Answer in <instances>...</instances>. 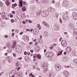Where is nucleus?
Returning a JSON list of instances; mask_svg holds the SVG:
<instances>
[{
	"label": "nucleus",
	"instance_id": "1",
	"mask_svg": "<svg viewBox=\"0 0 77 77\" xmlns=\"http://www.w3.org/2000/svg\"><path fill=\"white\" fill-rule=\"evenodd\" d=\"M41 16H42L43 17H46V16L48 15V14H49V13L48 12V10H45L42 11L41 12Z\"/></svg>",
	"mask_w": 77,
	"mask_h": 77
},
{
	"label": "nucleus",
	"instance_id": "2",
	"mask_svg": "<svg viewBox=\"0 0 77 77\" xmlns=\"http://www.w3.org/2000/svg\"><path fill=\"white\" fill-rule=\"evenodd\" d=\"M63 18L64 20L66 21V20H68V18H69V16H68V14H65L63 16Z\"/></svg>",
	"mask_w": 77,
	"mask_h": 77
},
{
	"label": "nucleus",
	"instance_id": "3",
	"mask_svg": "<svg viewBox=\"0 0 77 77\" xmlns=\"http://www.w3.org/2000/svg\"><path fill=\"white\" fill-rule=\"evenodd\" d=\"M46 56L47 57H48L50 58V57H52L53 56V53L52 52H48L46 53Z\"/></svg>",
	"mask_w": 77,
	"mask_h": 77
},
{
	"label": "nucleus",
	"instance_id": "4",
	"mask_svg": "<svg viewBox=\"0 0 77 77\" xmlns=\"http://www.w3.org/2000/svg\"><path fill=\"white\" fill-rule=\"evenodd\" d=\"M61 44L63 47H66L67 45V42L65 40L62 41Z\"/></svg>",
	"mask_w": 77,
	"mask_h": 77
},
{
	"label": "nucleus",
	"instance_id": "5",
	"mask_svg": "<svg viewBox=\"0 0 77 77\" xmlns=\"http://www.w3.org/2000/svg\"><path fill=\"white\" fill-rule=\"evenodd\" d=\"M23 38L25 42H28V41H29V38H28L26 35L23 36Z\"/></svg>",
	"mask_w": 77,
	"mask_h": 77
},
{
	"label": "nucleus",
	"instance_id": "6",
	"mask_svg": "<svg viewBox=\"0 0 77 77\" xmlns=\"http://www.w3.org/2000/svg\"><path fill=\"white\" fill-rule=\"evenodd\" d=\"M60 68H61L60 66L59 65H55V69L57 71L60 69Z\"/></svg>",
	"mask_w": 77,
	"mask_h": 77
},
{
	"label": "nucleus",
	"instance_id": "7",
	"mask_svg": "<svg viewBox=\"0 0 77 77\" xmlns=\"http://www.w3.org/2000/svg\"><path fill=\"white\" fill-rule=\"evenodd\" d=\"M72 17L74 20H77V15L75 13H73Z\"/></svg>",
	"mask_w": 77,
	"mask_h": 77
},
{
	"label": "nucleus",
	"instance_id": "8",
	"mask_svg": "<svg viewBox=\"0 0 77 77\" xmlns=\"http://www.w3.org/2000/svg\"><path fill=\"white\" fill-rule=\"evenodd\" d=\"M63 74L65 77H68V76H69V73L67 71H66L65 72H64Z\"/></svg>",
	"mask_w": 77,
	"mask_h": 77
},
{
	"label": "nucleus",
	"instance_id": "9",
	"mask_svg": "<svg viewBox=\"0 0 77 77\" xmlns=\"http://www.w3.org/2000/svg\"><path fill=\"white\" fill-rule=\"evenodd\" d=\"M54 29L56 31L57 30H58V29H59V28L58 27V26H57V25L56 24H55L54 25Z\"/></svg>",
	"mask_w": 77,
	"mask_h": 77
},
{
	"label": "nucleus",
	"instance_id": "10",
	"mask_svg": "<svg viewBox=\"0 0 77 77\" xmlns=\"http://www.w3.org/2000/svg\"><path fill=\"white\" fill-rule=\"evenodd\" d=\"M47 64L46 63H44L43 64V66H42V68L43 69H45L46 68H47Z\"/></svg>",
	"mask_w": 77,
	"mask_h": 77
},
{
	"label": "nucleus",
	"instance_id": "11",
	"mask_svg": "<svg viewBox=\"0 0 77 77\" xmlns=\"http://www.w3.org/2000/svg\"><path fill=\"white\" fill-rule=\"evenodd\" d=\"M20 5H19L20 8H21L23 6V0H20L19 1Z\"/></svg>",
	"mask_w": 77,
	"mask_h": 77
},
{
	"label": "nucleus",
	"instance_id": "12",
	"mask_svg": "<svg viewBox=\"0 0 77 77\" xmlns=\"http://www.w3.org/2000/svg\"><path fill=\"white\" fill-rule=\"evenodd\" d=\"M7 47L8 48H9L11 47V43L10 42H8L6 45Z\"/></svg>",
	"mask_w": 77,
	"mask_h": 77
},
{
	"label": "nucleus",
	"instance_id": "13",
	"mask_svg": "<svg viewBox=\"0 0 77 77\" xmlns=\"http://www.w3.org/2000/svg\"><path fill=\"white\" fill-rule=\"evenodd\" d=\"M33 33L34 35H38V33L37 32V30L34 29L33 30Z\"/></svg>",
	"mask_w": 77,
	"mask_h": 77
},
{
	"label": "nucleus",
	"instance_id": "14",
	"mask_svg": "<svg viewBox=\"0 0 77 77\" xmlns=\"http://www.w3.org/2000/svg\"><path fill=\"white\" fill-rule=\"evenodd\" d=\"M43 35L45 36H48V33L47 31H45L43 33Z\"/></svg>",
	"mask_w": 77,
	"mask_h": 77
},
{
	"label": "nucleus",
	"instance_id": "15",
	"mask_svg": "<svg viewBox=\"0 0 77 77\" xmlns=\"http://www.w3.org/2000/svg\"><path fill=\"white\" fill-rule=\"evenodd\" d=\"M35 51L36 52H39V47L37 46L35 48Z\"/></svg>",
	"mask_w": 77,
	"mask_h": 77
},
{
	"label": "nucleus",
	"instance_id": "16",
	"mask_svg": "<svg viewBox=\"0 0 77 77\" xmlns=\"http://www.w3.org/2000/svg\"><path fill=\"white\" fill-rule=\"evenodd\" d=\"M42 1L43 3H47L48 2V0H42Z\"/></svg>",
	"mask_w": 77,
	"mask_h": 77
},
{
	"label": "nucleus",
	"instance_id": "17",
	"mask_svg": "<svg viewBox=\"0 0 77 77\" xmlns=\"http://www.w3.org/2000/svg\"><path fill=\"white\" fill-rule=\"evenodd\" d=\"M40 14H41V11L39 10L37 11L36 12V15L38 16L40 15Z\"/></svg>",
	"mask_w": 77,
	"mask_h": 77
},
{
	"label": "nucleus",
	"instance_id": "18",
	"mask_svg": "<svg viewBox=\"0 0 77 77\" xmlns=\"http://www.w3.org/2000/svg\"><path fill=\"white\" fill-rule=\"evenodd\" d=\"M15 49L16 50V51H17L18 52V50H19L18 49H20V47L18 46H15Z\"/></svg>",
	"mask_w": 77,
	"mask_h": 77
},
{
	"label": "nucleus",
	"instance_id": "19",
	"mask_svg": "<svg viewBox=\"0 0 77 77\" xmlns=\"http://www.w3.org/2000/svg\"><path fill=\"white\" fill-rule=\"evenodd\" d=\"M17 45V43L15 42L14 43L13 45L11 46L12 48H14V47H15V46Z\"/></svg>",
	"mask_w": 77,
	"mask_h": 77
},
{
	"label": "nucleus",
	"instance_id": "20",
	"mask_svg": "<svg viewBox=\"0 0 77 77\" xmlns=\"http://www.w3.org/2000/svg\"><path fill=\"white\" fill-rule=\"evenodd\" d=\"M9 75L10 77H14V75L12 73V72H10Z\"/></svg>",
	"mask_w": 77,
	"mask_h": 77
},
{
	"label": "nucleus",
	"instance_id": "21",
	"mask_svg": "<svg viewBox=\"0 0 77 77\" xmlns=\"http://www.w3.org/2000/svg\"><path fill=\"white\" fill-rule=\"evenodd\" d=\"M18 50H18V51H16V52H17V53H21L22 52V50L20 49H19Z\"/></svg>",
	"mask_w": 77,
	"mask_h": 77
},
{
	"label": "nucleus",
	"instance_id": "22",
	"mask_svg": "<svg viewBox=\"0 0 77 77\" xmlns=\"http://www.w3.org/2000/svg\"><path fill=\"white\" fill-rule=\"evenodd\" d=\"M2 17H5L6 15H5V12H3L2 13Z\"/></svg>",
	"mask_w": 77,
	"mask_h": 77
},
{
	"label": "nucleus",
	"instance_id": "23",
	"mask_svg": "<svg viewBox=\"0 0 77 77\" xmlns=\"http://www.w3.org/2000/svg\"><path fill=\"white\" fill-rule=\"evenodd\" d=\"M22 11L24 12L26 11V7L25 6H23L22 7Z\"/></svg>",
	"mask_w": 77,
	"mask_h": 77
},
{
	"label": "nucleus",
	"instance_id": "24",
	"mask_svg": "<svg viewBox=\"0 0 77 77\" xmlns=\"http://www.w3.org/2000/svg\"><path fill=\"white\" fill-rule=\"evenodd\" d=\"M7 60H8V61H9V62H10V61H11V57H7Z\"/></svg>",
	"mask_w": 77,
	"mask_h": 77
},
{
	"label": "nucleus",
	"instance_id": "25",
	"mask_svg": "<svg viewBox=\"0 0 77 77\" xmlns=\"http://www.w3.org/2000/svg\"><path fill=\"white\" fill-rule=\"evenodd\" d=\"M37 57L38 59H41V56L39 54H38L37 56Z\"/></svg>",
	"mask_w": 77,
	"mask_h": 77
},
{
	"label": "nucleus",
	"instance_id": "26",
	"mask_svg": "<svg viewBox=\"0 0 77 77\" xmlns=\"http://www.w3.org/2000/svg\"><path fill=\"white\" fill-rule=\"evenodd\" d=\"M6 4L7 6H8L10 4L9 1L8 0L6 2Z\"/></svg>",
	"mask_w": 77,
	"mask_h": 77
},
{
	"label": "nucleus",
	"instance_id": "27",
	"mask_svg": "<svg viewBox=\"0 0 77 77\" xmlns=\"http://www.w3.org/2000/svg\"><path fill=\"white\" fill-rule=\"evenodd\" d=\"M11 72L12 73V74L14 75H15L16 74V72H15V71L14 70L13 71H12Z\"/></svg>",
	"mask_w": 77,
	"mask_h": 77
},
{
	"label": "nucleus",
	"instance_id": "28",
	"mask_svg": "<svg viewBox=\"0 0 77 77\" xmlns=\"http://www.w3.org/2000/svg\"><path fill=\"white\" fill-rule=\"evenodd\" d=\"M37 27H38L39 30H41V26H40V24H38L37 25Z\"/></svg>",
	"mask_w": 77,
	"mask_h": 77
},
{
	"label": "nucleus",
	"instance_id": "29",
	"mask_svg": "<svg viewBox=\"0 0 77 77\" xmlns=\"http://www.w3.org/2000/svg\"><path fill=\"white\" fill-rule=\"evenodd\" d=\"M16 65H17V66H19L20 65V63L19 61H18L16 63Z\"/></svg>",
	"mask_w": 77,
	"mask_h": 77
},
{
	"label": "nucleus",
	"instance_id": "30",
	"mask_svg": "<svg viewBox=\"0 0 77 77\" xmlns=\"http://www.w3.org/2000/svg\"><path fill=\"white\" fill-rule=\"evenodd\" d=\"M66 1L65 0H63V4L65 5H66Z\"/></svg>",
	"mask_w": 77,
	"mask_h": 77
},
{
	"label": "nucleus",
	"instance_id": "31",
	"mask_svg": "<svg viewBox=\"0 0 77 77\" xmlns=\"http://www.w3.org/2000/svg\"><path fill=\"white\" fill-rule=\"evenodd\" d=\"M74 33L75 34V35L77 34V29H76V30H75V29L74 30Z\"/></svg>",
	"mask_w": 77,
	"mask_h": 77
},
{
	"label": "nucleus",
	"instance_id": "32",
	"mask_svg": "<svg viewBox=\"0 0 77 77\" xmlns=\"http://www.w3.org/2000/svg\"><path fill=\"white\" fill-rule=\"evenodd\" d=\"M42 23L45 25V26L46 25H47V22L45 21H43L42 22Z\"/></svg>",
	"mask_w": 77,
	"mask_h": 77
},
{
	"label": "nucleus",
	"instance_id": "33",
	"mask_svg": "<svg viewBox=\"0 0 77 77\" xmlns=\"http://www.w3.org/2000/svg\"><path fill=\"white\" fill-rule=\"evenodd\" d=\"M39 42L40 44H42V43H43V41L42 40H41V39H39Z\"/></svg>",
	"mask_w": 77,
	"mask_h": 77
},
{
	"label": "nucleus",
	"instance_id": "34",
	"mask_svg": "<svg viewBox=\"0 0 77 77\" xmlns=\"http://www.w3.org/2000/svg\"><path fill=\"white\" fill-rule=\"evenodd\" d=\"M63 51H60L57 54V56H59V55H61V54H62Z\"/></svg>",
	"mask_w": 77,
	"mask_h": 77
},
{
	"label": "nucleus",
	"instance_id": "35",
	"mask_svg": "<svg viewBox=\"0 0 77 77\" xmlns=\"http://www.w3.org/2000/svg\"><path fill=\"white\" fill-rule=\"evenodd\" d=\"M12 51V50L11 49H8L7 50V52L9 53H11Z\"/></svg>",
	"mask_w": 77,
	"mask_h": 77
},
{
	"label": "nucleus",
	"instance_id": "36",
	"mask_svg": "<svg viewBox=\"0 0 77 77\" xmlns=\"http://www.w3.org/2000/svg\"><path fill=\"white\" fill-rule=\"evenodd\" d=\"M29 76H32V77H35V76H34V75H33V74H32V73H31V74L29 75Z\"/></svg>",
	"mask_w": 77,
	"mask_h": 77
},
{
	"label": "nucleus",
	"instance_id": "37",
	"mask_svg": "<svg viewBox=\"0 0 77 77\" xmlns=\"http://www.w3.org/2000/svg\"><path fill=\"white\" fill-rule=\"evenodd\" d=\"M45 26L46 27H47V28H49V27H50V26L47 24V23Z\"/></svg>",
	"mask_w": 77,
	"mask_h": 77
},
{
	"label": "nucleus",
	"instance_id": "38",
	"mask_svg": "<svg viewBox=\"0 0 77 77\" xmlns=\"http://www.w3.org/2000/svg\"><path fill=\"white\" fill-rule=\"evenodd\" d=\"M0 6L1 7L3 6V3L2 2H0Z\"/></svg>",
	"mask_w": 77,
	"mask_h": 77
},
{
	"label": "nucleus",
	"instance_id": "39",
	"mask_svg": "<svg viewBox=\"0 0 77 77\" xmlns=\"http://www.w3.org/2000/svg\"><path fill=\"white\" fill-rule=\"evenodd\" d=\"M60 23H61V24L62 23V20L61 18H60Z\"/></svg>",
	"mask_w": 77,
	"mask_h": 77
},
{
	"label": "nucleus",
	"instance_id": "40",
	"mask_svg": "<svg viewBox=\"0 0 77 77\" xmlns=\"http://www.w3.org/2000/svg\"><path fill=\"white\" fill-rule=\"evenodd\" d=\"M74 62H76V63H77V59H75L74 60Z\"/></svg>",
	"mask_w": 77,
	"mask_h": 77
},
{
	"label": "nucleus",
	"instance_id": "41",
	"mask_svg": "<svg viewBox=\"0 0 77 77\" xmlns=\"http://www.w3.org/2000/svg\"><path fill=\"white\" fill-rule=\"evenodd\" d=\"M27 49H30V46H27Z\"/></svg>",
	"mask_w": 77,
	"mask_h": 77
},
{
	"label": "nucleus",
	"instance_id": "42",
	"mask_svg": "<svg viewBox=\"0 0 77 77\" xmlns=\"http://www.w3.org/2000/svg\"><path fill=\"white\" fill-rule=\"evenodd\" d=\"M50 11L51 12H53V9H52V8H51L50 9Z\"/></svg>",
	"mask_w": 77,
	"mask_h": 77
},
{
	"label": "nucleus",
	"instance_id": "43",
	"mask_svg": "<svg viewBox=\"0 0 77 77\" xmlns=\"http://www.w3.org/2000/svg\"><path fill=\"white\" fill-rule=\"evenodd\" d=\"M30 51L31 53H33V49H31L30 50Z\"/></svg>",
	"mask_w": 77,
	"mask_h": 77
},
{
	"label": "nucleus",
	"instance_id": "44",
	"mask_svg": "<svg viewBox=\"0 0 77 77\" xmlns=\"http://www.w3.org/2000/svg\"><path fill=\"white\" fill-rule=\"evenodd\" d=\"M11 23H14V20L13 19H12L11 20Z\"/></svg>",
	"mask_w": 77,
	"mask_h": 77
},
{
	"label": "nucleus",
	"instance_id": "45",
	"mask_svg": "<svg viewBox=\"0 0 77 77\" xmlns=\"http://www.w3.org/2000/svg\"><path fill=\"white\" fill-rule=\"evenodd\" d=\"M20 68H21V67H19L18 68H17V71H19V69H20Z\"/></svg>",
	"mask_w": 77,
	"mask_h": 77
},
{
	"label": "nucleus",
	"instance_id": "46",
	"mask_svg": "<svg viewBox=\"0 0 77 77\" xmlns=\"http://www.w3.org/2000/svg\"><path fill=\"white\" fill-rule=\"evenodd\" d=\"M14 34H15V33H14V32L12 33V34H11L12 36L13 37V36H14Z\"/></svg>",
	"mask_w": 77,
	"mask_h": 77
},
{
	"label": "nucleus",
	"instance_id": "47",
	"mask_svg": "<svg viewBox=\"0 0 77 77\" xmlns=\"http://www.w3.org/2000/svg\"><path fill=\"white\" fill-rule=\"evenodd\" d=\"M65 67L66 68H69V66H65Z\"/></svg>",
	"mask_w": 77,
	"mask_h": 77
},
{
	"label": "nucleus",
	"instance_id": "48",
	"mask_svg": "<svg viewBox=\"0 0 77 77\" xmlns=\"http://www.w3.org/2000/svg\"><path fill=\"white\" fill-rule=\"evenodd\" d=\"M49 74L51 75H53V72H51L49 73Z\"/></svg>",
	"mask_w": 77,
	"mask_h": 77
},
{
	"label": "nucleus",
	"instance_id": "49",
	"mask_svg": "<svg viewBox=\"0 0 77 77\" xmlns=\"http://www.w3.org/2000/svg\"><path fill=\"white\" fill-rule=\"evenodd\" d=\"M13 55L14 56V57H15L16 56V54L15 53L13 54Z\"/></svg>",
	"mask_w": 77,
	"mask_h": 77
},
{
	"label": "nucleus",
	"instance_id": "50",
	"mask_svg": "<svg viewBox=\"0 0 77 77\" xmlns=\"http://www.w3.org/2000/svg\"><path fill=\"white\" fill-rule=\"evenodd\" d=\"M12 8H15V5H14V4H12Z\"/></svg>",
	"mask_w": 77,
	"mask_h": 77
},
{
	"label": "nucleus",
	"instance_id": "51",
	"mask_svg": "<svg viewBox=\"0 0 77 77\" xmlns=\"http://www.w3.org/2000/svg\"><path fill=\"white\" fill-rule=\"evenodd\" d=\"M39 42H37L35 43V45H38V44Z\"/></svg>",
	"mask_w": 77,
	"mask_h": 77
},
{
	"label": "nucleus",
	"instance_id": "52",
	"mask_svg": "<svg viewBox=\"0 0 77 77\" xmlns=\"http://www.w3.org/2000/svg\"><path fill=\"white\" fill-rule=\"evenodd\" d=\"M69 50H70V51H69V52H70L71 51V48H69Z\"/></svg>",
	"mask_w": 77,
	"mask_h": 77
},
{
	"label": "nucleus",
	"instance_id": "53",
	"mask_svg": "<svg viewBox=\"0 0 77 77\" xmlns=\"http://www.w3.org/2000/svg\"><path fill=\"white\" fill-rule=\"evenodd\" d=\"M26 31H28V32H29V31H30V30L29 29H26Z\"/></svg>",
	"mask_w": 77,
	"mask_h": 77
},
{
	"label": "nucleus",
	"instance_id": "54",
	"mask_svg": "<svg viewBox=\"0 0 77 77\" xmlns=\"http://www.w3.org/2000/svg\"><path fill=\"white\" fill-rule=\"evenodd\" d=\"M27 54V52H26V51H25L24 53V54H25V55H26Z\"/></svg>",
	"mask_w": 77,
	"mask_h": 77
},
{
	"label": "nucleus",
	"instance_id": "55",
	"mask_svg": "<svg viewBox=\"0 0 77 77\" xmlns=\"http://www.w3.org/2000/svg\"><path fill=\"white\" fill-rule=\"evenodd\" d=\"M62 38L61 37L59 39L60 41H62Z\"/></svg>",
	"mask_w": 77,
	"mask_h": 77
},
{
	"label": "nucleus",
	"instance_id": "56",
	"mask_svg": "<svg viewBox=\"0 0 77 77\" xmlns=\"http://www.w3.org/2000/svg\"><path fill=\"white\" fill-rule=\"evenodd\" d=\"M53 75H50V74H49V76L50 77H51V76H53Z\"/></svg>",
	"mask_w": 77,
	"mask_h": 77
},
{
	"label": "nucleus",
	"instance_id": "57",
	"mask_svg": "<svg viewBox=\"0 0 77 77\" xmlns=\"http://www.w3.org/2000/svg\"><path fill=\"white\" fill-rule=\"evenodd\" d=\"M13 5H14L15 6H17V4L15 3H14V4Z\"/></svg>",
	"mask_w": 77,
	"mask_h": 77
},
{
	"label": "nucleus",
	"instance_id": "58",
	"mask_svg": "<svg viewBox=\"0 0 77 77\" xmlns=\"http://www.w3.org/2000/svg\"><path fill=\"white\" fill-rule=\"evenodd\" d=\"M56 17L57 18H58V17H59V15L58 14H56Z\"/></svg>",
	"mask_w": 77,
	"mask_h": 77
},
{
	"label": "nucleus",
	"instance_id": "59",
	"mask_svg": "<svg viewBox=\"0 0 77 77\" xmlns=\"http://www.w3.org/2000/svg\"><path fill=\"white\" fill-rule=\"evenodd\" d=\"M4 72H2L1 73H0V76H1V75H2V74H3L4 73Z\"/></svg>",
	"mask_w": 77,
	"mask_h": 77
},
{
	"label": "nucleus",
	"instance_id": "60",
	"mask_svg": "<svg viewBox=\"0 0 77 77\" xmlns=\"http://www.w3.org/2000/svg\"><path fill=\"white\" fill-rule=\"evenodd\" d=\"M13 15L11 14L10 15V17L11 18H12V17H13Z\"/></svg>",
	"mask_w": 77,
	"mask_h": 77
},
{
	"label": "nucleus",
	"instance_id": "61",
	"mask_svg": "<svg viewBox=\"0 0 77 77\" xmlns=\"http://www.w3.org/2000/svg\"><path fill=\"white\" fill-rule=\"evenodd\" d=\"M30 53L29 52H27V54L28 55V56L30 55Z\"/></svg>",
	"mask_w": 77,
	"mask_h": 77
},
{
	"label": "nucleus",
	"instance_id": "62",
	"mask_svg": "<svg viewBox=\"0 0 77 77\" xmlns=\"http://www.w3.org/2000/svg\"><path fill=\"white\" fill-rule=\"evenodd\" d=\"M5 38H8V35H5Z\"/></svg>",
	"mask_w": 77,
	"mask_h": 77
},
{
	"label": "nucleus",
	"instance_id": "63",
	"mask_svg": "<svg viewBox=\"0 0 77 77\" xmlns=\"http://www.w3.org/2000/svg\"><path fill=\"white\" fill-rule=\"evenodd\" d=\"M50 49H51V50H52L53 49V47H50L49 48Z\"/></svg>",
	"mask_w": 77,
	"mask_h": 77
},
{
	"label": "nucleus",
	"instance_id": "64",
	"mask_svg": "<svg viewBox=\"0 0 77 77\" xmlns=\"http://www.w3.org/2000/svg\"><path fill=\"white\" fill-rule=\"evenodd\" d=\"M23 5H25L26 4V2H23Z\"/></svg>",
	"mask_w": 77,
	"mask_h": 77
}]
</instances>
